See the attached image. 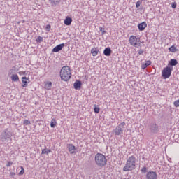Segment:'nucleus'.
I'll list each match as a JSON object with an SVG mask.
<instances>
[{"label": "nucleus", "instance_id": "f257e3e1", "mask_svg": "<svg viewBox=\"0 0 179 179\" xmlns=\"http://www.w3.org/2000/svg\"><path fill=\"white\" fill-rule=\"evenodd\" d=\"M136 167V157H135L134 155H131L127 159L126 164L123 167V171H132V170H135Z\"/></svg>", "mask_w": 179, "mask_h": 179}, {"label": "nucleus", "instance_id": "f03ea898", "mask_svg": "<svg viewBox=\"0 0 179 179\" xmlns=\"http://www.w3.org/2000/svg\"><path fill=\"white\" fill-rule=\"evenodd\" d=\"M60 78L64 82H68L72 78V71L69 66H64L60 70Z\"/></svg>", "mask_w": 179, "mask_h": 179}, {"label": "nucleus", "instance_id": "7ed1b4c3", "mask_svg": "<svg viewBox=\"0 0 179 179\" xmlns=\"http://www.w3.org/2000/svg\"><path fill=\"white\" fill-rule=\"evenodd\" d=\"M95 163L98 167H104L107 164L106 155L101 153H96L95 155Z\"/></svg>", "mask_w": 179, "mask_h": 179}, {"label": "nucleus", "instance_id": "20e7f679", "mask_svg": "<svg viewBox=\"0 0 179 179\" xmlns=\"http://www.w3.org/2000/svg\"><path fill=\"white\" fill-rule=\"evenodd\" d=\"M12 132H10L8 129H5L0 135V141L3 143H8L9 141L12 140Z\"/></svg>", "mask_w": 179, "mask_h": 179}, {"label": "nucleus", "instance_id": "39448f33", "mask_svg": "<svg viewBox=\"0 0 179 179\" xmlns=\"http://www.w3.org/2000/svg\"><path fill=\"white\" fill-rule=\"evenodd\" d=\"M124 128H125V122H121L118 126L115 127L113 132L116 136H120L124 134Z\"/></svg>", "mask_w": 179, "mask_h": 179}, {"label": "nucleus", "instance_id": "423d86ee", "mask_svg": "<svg viewBox=\"0 0 179 179\" xmlns=\"http://www.w3.org/2000/svg\"><path fill=\"white\" fill-rule=\"evenodd\" d=\"M171 72H173V67L166 66L164 68L162 71V76L164 79H169L171 76Z\"/></svg>", "mask_w": 179, "mask_h": 179}, {"label": "nucleus", "instance_id": "0eeeda50", "mask_svg": "<svg viewBox=\"0 0 179 179\" xmlns=\"http://www.w3.org/2000/svg\"><path fill=\"white\" fill-rule=\"evenodd\" d=\"M129 43L133 46V47H139L141 45V38H137L136 36L131 35L129 37Z\"/></svg>", "mask_w": 179, "mask_h": 179}, {"label": "nucleus", "instance_id": "6e6552de", "mask_svg": "<svg viewBox=\"0 0 179 179\" xmlns=\"http://www.w3.org/2000/svg\"><path fill=\"white\" fill-rule=\"evenodd\" d=\"M150 131L152 134H157L159 132V125L155 122L150 124Z\"/></svg>", "mask_w": 179, "mask_h": 179}, {"label": "nucleus", "instance_id": "1a4fd4ad", "mask_svg": "<svg viewBox=\"0 0 179 179\" xmlns=\"http://www.w3.org/2000/svg\"><path fill=\"white\" fill-rule=\"evenodd\" d=\"M146 179H157V173L153 171H149L145 175Z\"/></svg>", "mask_w": 179, "mask_h": 179}, {"label": "nucleus", "instance_id": "9d476101", "mask_svg": "<svg viewBox=\"0 0 179 179\" xmlns=\"http://www.w3.org/2000/svg\"><path fill=\"white\" fill-rule=\"evenodd\" d=\"M64 47H65V43L59 44L52 49V52H59Z\"/></svg>", "mask_w": 179, "mask_h": 179}, {"label": "nucleus", "instance_id": "9b49d317", "mask_svg": "<svg viewBox=\"0 0 179 179\" xmlns=\"http://www.w3.org/2000/svg\"><path fill=\"white\" fill-rule=\"evenodd\" d=\"M146 27H148V24H146V22H143L138 24L139 31H143Z\"/></svg>", "mask_w": 179, "mask_h": 179}, {"label": "nucleus", "instance_id": "f8f14e48", "mask_svg": "<svg viewBox=\"0 0 179 179\" xmlns=\"http://www.w3.org/2000/svg\"><path fill=\"white\" fill-rule=\"evenodd\" d=\"M67 148L71 155H73V153H76V148L73 144H69Z\"/></svg>", "mask_w": 179, "mask_h": 179}, {"label": "nucleus", "instance_id": "ddd939ff", "mask_svg": "<svg viewBox=\"0 0 179 179\" xmlns=\"http://www.w3.org/2000/svg\"><path fill=\"white\" fill-rule=\"evenodd\" d=\"M73 87L76 90H79L82 87V81L76 80L73 84Z\"/></svg>", "mask_w": 179, "mask_h": 179}, {"label": "nucleus", "instance_id": "4468645a", "mask_svg": "<svg viewBox=\"0 0 179 179\" xmlns=\"http://www.w3.org/2000/svg\"><path fill=\"white\" fill-rule=\"evenodd\" d=\"M113 52V50H111V48L108 47L104 49L103 54L106 55V57H110Z\"/></svg>", "mask_w": 179, "mask_h": 179}, {"label": "nucleus", "instance_id": "2eb2a0df", "mask_svg": "<svg viewBox=\"0 0 179 179\" xmlns=\"http://www.w3.org/2000/svg\"><path fill=\"white\" fill-rule=\"evenodd\" d=\"M178 61H177V59H171V60L168 63V66H170L171 68V66H176V65H178Z\"/></svg>", "mask_w": 179, "mask_h": 179}, {"label": "nucleus", "instance_id": "dca6fc26", "mask_svg": "<svg viewBox=\"0 0 179 179\" xmlns=\"http://www.w3.org/2000/svg\"><path fill=\"white\" fill-rule=\"evenodd\" d=\"M29 80V78L27 77H22V87H27V83H29L28 81Z\"/></svg>", "mask_w": 179, "mask_h": 179}, {"label": "nucleus", "instance_id": "f3484780", "mask_svg": "<svg viewBox=\"0 0 179 179\" xmlns=\"http://www.w3.org/2000/svg\"><path fill=\"white\" fill-rule=\"evenodd\" d=\"M99 48H94L91 49V54L92 55V57H96L97 54H99Z\"/></svg>", "mask_w": 179, "mask_h": 179}, {"label": "nucleus", "instance_id": "a211bd4d", "mask_svg": "<svg viewBox=\"0 0 179 179\" xmlns=\"http://www.w3.org/2000/svg\"><path fill=\"white\" fill-rule=\"evenodd\" d=\"M152 64V62L150 60H147L144 64L141 65V69H146L148 66Z\"/></svg>", "mask_w": 179, "mask_h": 179}, {"label": "nucleus", "instance_id": "6ab92c4d", "mask_svg": "<svg viewBox=\"0 0 179 179\" xmlns=\"http://www.w3.org/2000/svg\"><path fill=\"white\" fill-rule=\"evenodd\" d=\"M52 87V82L48 81L45 83V89H46V90H51Z\"/></svg>", "mask_w": 179, "mask_h": 179}, {"label": "nucleus", "instance_id": "aec40b11", "mask_svg": "<svg viewBox=\"0 0 179 179\" xmlns=\"http://www.w3.org/2000/svg\"><path fill=\"white\" fill-rule=\"evenodd\" d=\"M72 24V19L69 17H66V19L64 20V24L66 26H71Z\"/></svg>", "mask_w": 179, "mask_h": 179}, {"label": "nucleus", "instance_id": "412c9836", "mask_svg": "<svg viewBox=\"0 0 179 179\" xmlns=\"http://www.w3.org/2000/svg\"><path fill=\"white\" fill-rule=\"evenodd\" d=\"M50 2L52 6H57V5H59V2H61V0H50Z\"/></svg>", "mask_w": 179, "mask_h": 179}, {"label": "nucleus", "instance_id": "4be33fe9", "mask_svg": "<svg viewBox=\"0 0 179 179\" xmlns=\"http://www.w3.org/2000/svg\"><path fill=\"white\" fill-rule=\"evenodd\" d=\"M11 80L13 82H17L19 80V76L17 74H12Z\"/></svg>", "mask_w": 179, "mask_h": 179}, {"label": "nucleus", "instance_id": "5701e85b", "mask_svg": "<svg viewBox=\"0 0 179 179\" xmlns=\"http://www.w3.org/2000/svg\"><path fill=\"white\" fill-rule=\"evenodd\" d=\"M50 127L51 128H55L57 127V120L55 118L52 119V121L50 122Z\"/></svg>", "mask_w": 179, "mask_h": 179}, {"label": "nucleus", "instance_id": "b1692460", "mask_svg": "<svg viewBox=\"0 0 179 179\" xmlns=\"http://www.w3.org/2000/svg\"><path fill=\"white\" fill-rule=\"evenodd\" d=\"M169 50L171 51V52H177V51H178V49H177V48H176V46H174L173 45L169 48Z\"/></svg>", "mask_w": 179, "mask_h": 179}, {"label": "nucleus", "instance_id": "393cba45", "mask_svg": "<svg viewBox=\"0 0 179 179\" xmlns=\"http://www.w3.org/2000/svg\"><path fill=\"white\" fill-rule=\"evenodd\" d=\"M48 153H51V150L45 148V149L42 150L41 155H48Z\"/></svg>", "mask_w": 179, "mask_h": 179}, {"label": "nucleus", "instance_id": "a878e982", "mask_svg": "<svg viewBox=\"0 0 179 179\" xmlns=\"http://www.w3.org/2000/svg\"><path fill=\"white\" fill-rule=\"evenodd\" d=\"M16 72V66H13L11 69L8 71V75H12Z\"/></svg>", "mask_w": 179, "mask_h": 179}, {"label": "nucleus", "instance_id": "bb28decb", "mask_svg": "<svg viewBox=\"0 0 179 179\" xmlns=\"http://www.w3.org/2000/svg\"><path fill=\"white\" fill-rule=\"evenodd\" d=\"M94 113H96V114H99L100 113V108H99V107L96 106V105H94Z\"/></svg>", "mask_w": 179, "mask_h": 179}, {"label": "nucleus", "instance_id": "cd10ccee", "mask_svg": "<svg viewBox=\"0 0 179 179\" xmlns=\"http://www.w3.org/2000/svg\"><path fill=\"white\" fill-rule=\"evenodd\" d=\"M36 43H43V41H44V39L43 38V37L41 36H38L36 39Z\"/></svg>", "mask_w": 179, "mask_h": 179}, {"label": "nucleus", "instance_id": "c85d7f7f", "mask_svg": "<svg viewBox=\"0 0 179 179\" xmlns=\"http://www.w3.org/2000/svg\"><path fill=\"white\" fill-rule=\"evenodd\" d=\"M141 173H143L145 174V173H148V168L146 166H144L141 169Z\"/></svg>", "mask_w": 179, "mask_h": 179}, {"label": "nucleus", "instance_id": "c756f323", "mask_svg": "<svg viewBox=\"0 0 179 179\" xmlns=\"http://www.w3.org/2000/svg\"><path fill=\"white\" fill-rule=\"evenodd\" d=\"M99 31H101L102 36H104V34H106V30H104V29H103V27H99Z\"/></svg>", "mask_w": 179, "mask_h": 179}, {"label": "nucleus", "instance_id": "7c9ffc66", "mask_svg": "<svg viewBox=\"0 0 179 179\" xmlns=\"http://www.w3.org/2000/svg\"><path fill=\"white\" fill-rule=\"evenodd\" d=\"M23 174H24V168H23V166H21V171L19 173L20 176H23Z\"/></svg>", "mask_w": 179, "mask_h": 179}, {"label": "nucleus", "instance_id": "2f4dec72", "mask_svg": "<svg viewBox=\"0 0 179 179\" xmlns=\"http://www.w3.org/2000/svg\"><path fill=\"white\" fill-rule=\"evenodd\" d=\"M142 3V1H138L136 3V8H139V6H141V4Z\"/></svg>", "mask_w": 179, "mask_h": 179}, {"label": "nucleus", "instance_id": "473e14b6", "mask_svg": "<svg viewBox=\"0 0 179 179\" xmlns=\"http://www.w3.org/2000/svg\"><path fill=\"white\" fill-rule=\"evenodd\" d=\"M173 106H175L176 107H179V99L173 102Z\"/></svg>", "mask_w": 179, "mask_h": 179}, {"label": "nucleus", "instance_id": "72a5a7b5", "mask_svg": "<svg viewBox=\"0 0 179 179\" xmlns=\"http://www.w3.org/2000/svg\"><path fill=\"white\" fill-rule=\"evenodd\" d=\"M29 124H31L30 120H24V125H29Z\"/></svg>", "mask_w": 179, "mask_h": 179}, {"label": "nucleus", "instance_id": "f704fd0d", "mask_svg": "<svg viewBox=\"0 0 179 179\" xmlns=\"http://www.w3.org/2000/svg\"><path fill=\"white\" fill-rule=\"evenodd\" d=\"M171 8H173V9H176V8H177V3L173 2L171 3Z\"/></svg>", "mask_w": 179, "mask_h": 179}, {"label": "nucleus", "instance_id": "c9c22d12", "mask_svg": "<svg viewBox=\"0 0 179 179\" xmlns=\"http://www.w3.org/2000/svg\"><path fill=\"white\" fill-rule=\"evenodd\" d=\"M143 52H145V51H143V50L140 49L138 50V55H142V54H143Z\"/></svg>", "mask_w": 179, "mask_h": 179}, {"label": "nucleus", "instance_id": "e433bc0d", "mask_svg": "<svg viewBox=\"0 0 179 179\" xmlns=\"http://www.w3.org/2000/svg\"><path fill=\"white\" fill-rule=\"evenodd\" d=\"M12 164H13V162H12V161H9L7 162L6 167H10Z\"/></svg>", "mask_w": 179, "mask_h": 179}, {"label": "nucleus", "instance_id": "4c0bfd02", "mask_svg": "<svg viewBox=\"0 0 179 179\" xmlns=\"http://www.w3.org/2000/svg\"><path fill=\"white\" fill-rule=\"evenodd\" d=\"M46 30H48V31H50V30H51V25L50 24H48L45 27Z\"/></svg>", "mask_w": 179, "mask_h": 179}, {"label": "nucleus", "instance_id": "58836bf2", "mask_svg": "<svg viewBox=\"0 0 179 179\" xmlns=\"http://www.w3.org/2000/svg\"><path fill=\"white\" fill-rule=\"evenodd\" d=\"M15 176H16V173L15 172H10V177H13H13H15Z\"/></svg>", "mask_w": 179, "mask_h": 179}, {"label": "nucleus", "instance_id": "ea45409f", "mask_svg": "<svg viewBox=\"0 0 179 179\" xmlns=\"http://www.w3.org/2000/svg\"><path fill=\"white\" fill-rule=\"evenodd\" d=\"M22 73H23V75H26V71H22Z\"/></svg>", "mask_w": 179, "mask_h": 179}, {"label": "nucleus", "instance_id": "a19ab883", "mask_svg": "<svg viewBox=\"0 0 179 179\" xmlns=\"http://www.w3.org/2000/svg\"><path fill=\"white\" fill-rule=\"evenodd\" d=\"M142 1H143V0H141V3H142Z\"/></svg>", "mask_w": 179, "mask_h": 179}]
</instances>
